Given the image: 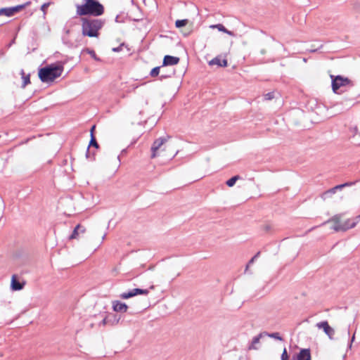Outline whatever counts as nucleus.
<instances>
[{
	"label": "nucleus",
	"instance_id": "23",
	"mask_svg": "<svg viewBox=\"0 0 360 360\" xmlns=\"http://www.w3.org/2000/svg\"><path fill=\"white\" fill-rule=\"evenodd\" d=\"M240 178V177L238 175L233 176L231 179H229V180L226 181V184L229 187H232V186H233L235 185L236 181L238 179H239Z\"/></svg>",
	"mask_w": 360,
	"mask_h": 360
},
{
	"label": "nucleus",
	"instance_id": "31",
	"mask_svg": "<svg viewBox=\"0 0 360 360\" xmlns=\"http://www.w3.org/2000/svg\"><path fill=\"white\" fill-rule=\"evenodd\" d=\"M353 8L356 11V12H360V2H356L353 5Z\"/></svg>",
	"mask_w": 360,
	"mask_h": 360
},
{
	"label": "nucleus",
	"instance_id": "1",
	"mask_svg": "<svg viewBox=\"0 0 360 360\" xmlns=\"http://www.w3.org/2000/svg\"><path fill=\"white\" fill-rule=\"evenodd\" d=\"M84 4L77 5V15L98 17L103 14L104 6L98 0H83Z\"/></svg>",
	"mask_w": 360,
	"mask_h": 360
},
{
	"label": "nucleus",
	"instance_id": "39",
	"mask_svg": "<svg viewBox=\"0 0 360 360\" xmlns=\"http://www.w3.org/2000/svg\"><path fill=\"white\" fill-rule=\"evenodd\" d=\"M86 231V229L84 226H82V228L80 230H79V233H84Z\"/></svg>",
	"mask_w": 360,
	"mask_h": 360
},
{
	"label": "nucleus",
	"instance_id": "38",
	"mask_svg": "<svg viewBox=\"0 0 360 360\" xmlns=\"http://www.w3.org/2000/svg\"><path fill=\"white\" fill-rule=\"evenodd\" d=\"M355 339V333L353 334L352 338H351V340H350V342L349 344V347L351 348L352 347V342H354Z\"/></svg>",
	"mask_w": 360,
	"mask_h": 360
},
{
	"label": "nucleus",
	"instance_id": "7",
	"mask_svg": "<svg viewBox=\"0 0 360 360\" xmlns=\"http://www.w3.org/2000/svg\"><path fill=\"white\" fill-rule=\"evenodd\" d=\"M149 293L148 289L134 288L120 294L122 299L127 300L139 295H147Z\"/></svg>",
	"mask_w": 360,
	"mask_h": 360
},
{
	"label": "nucleus",
	"instance_id": "26",
	"mask_svg": "<svg viewBox=\"0 0 360 360\" xmlns=\"http://www.w3.org/2000/svg\"><path fill=\"white\" fill-rule=\"evenodd\" d=\"M341 217H342V214H336V215L333 216L330 219V221L334 222V225L342 224V223H341V221H340Z\"/></svg>",
	"mask_w": 360,
	"mask_h": 360
},
{
	"label": "nucleus",
	"instance_id": "13",
	"mask_svg": "<svg viewBox=\"0 0 360 360\" xmlns=\"http://www.w3.org/2000/svg\"><path fill=\"white\" fill-rule=\"evenodd\" d=\"M209 65H217L218 67H226L228 65V62L226 59L221 58V56H217L209 62Z\"/></svg>",
	"mask_w": 360,
	"mask_h": 360
},
{
	"label": "nucleus",
	"instance_id": "3",
	"mask_svg": "<svg viewBox=\"0 0 360 360\" xmlns=\"http://www.w3.org/2000/svg\"><path fill=\"white\" fill-rule=\"evenodd\" d=\"M63 72V65L59 63L47 65L39 70L38 75L44 83L53 82L59 77Z\"/></svg>",
	"mask_w": 360,
	"mask_h": 360
},
{
	"label": "nucleus",
	"instance_id": "6",
	"mask_svg": "<svg viewBox=\"0 0 360 360\" xmlns=\"http://www.w3.org/2000/svg\"><path fill=\"white\" fill-rule=\"evenodd\" d=\"M360 221V217H356L352 219H348L342 224L333 225V229L335 231H345L349 229H352Z\"/></svg>",
	"mask_w": 360,
	"mask_h": 360
},
{
	"label": "nucleus",
	"instance_id": "35",
	"mask_svg": "<svg viewBox=\"0 0 360 360\" xmlns=\"http://www.w3.org/2000/svg\"><path fill=\"white\" fill-rule=\"evenodd\" d=\"M356 183V181H349V182H346L345 184H343L344 185V188L345 187H348V186H351L352 185H354Z\"/></svg>",
	"mask_w": 360,
	"mask_h": 360
},
{
	"label": "nucleus",
	"instance_id": "16",
	"mask_svg": "<svg viewBox=\"0 0 360 360\" xmlns=\"http://www.w3.org/2000/svg\"><path fill=\"white\" fill-rule=\"evenodd\" d=\"M358 134V128L356 126L351 127L349 128V137L352 139V143L356 146H360V139L359 138H356V136Z\"/></svg>",
	"mask_w": 360,
	"mask_h": 360
},
{
	"label": "nucleus",
	"instance_id": "40",
	"mask_svg": "<svg viewBox=\"0 0 360 360\" xmlns=\"http://www.w3.org/2000/svg\"><path fill=\"white\" fill-rule=\"evenodd\" d=\"M106 323H107L106 319H103L102 320V321L101 322V323H100V324H101H101H102V325H105V324H106Z\"/></svg>",
	"mask_w": 360,
	"mask_h": 360
},
{
	"label": "nucleus",
	"instance_id": "19",
	"mask_svg": "<svg viewBox=\"0 0 360 360\" xmlns=\"http://www.w3.org/2000/svg\"><path fill=\"white\" fill-rule=\"evenodd\" d=\"M20 75H22V79L23 80L22 87L25 88L28 84L30 83V75H25L23 70H21Z\"/></svg>",
	"mask_w": 360,
	"mask_h": 360
},
{
	"label": "nucleus",
	"instance_id": "45",
	"mask_svg": "<svg viewBox=\"0 0 360 360\" xmlns=\"http://www.w3.org/2000/svg\"><path fill=\"white\" fill-rule=\"evenodd\" d=\"M154 288H155V287H154V285H151V286L150 287V289L153 290V289H154Z\"/></svg>",
	"mask_w": 360,
	"mask_h": 360
},
{
	"label": "nucleus",
	"instance_id": "34",
	"mask_svg": "<svg viewBox=\"0 0 360 360\" xmlns=\"http://www.w3.org/2000/svg\"><path fill=\"white\" fill-rule=\"evenodd\" d=\"M123 46H124V44H121L119 46L113 48L112 50L114 52H119L122 49Z\"/></svg>",
	"mask_w": 360,
	"mask_h": 360
},
{
	"label": "nucleus",
	"instance_id": "12",
	"mask_svg": "<svg viewBox=\"0 0 360 360\" xmlns=\"http://www.w3.org/2000/svg\"><path fill=\"white\" fill-rule=\"evenodd\" d=\"M112 309L117 312H126L128 306L124 302L116 300L112 302Z\"/></svg>",
	"mask_w": 360,
	"mask_h": 360
},
{
	"label": "nucleus",
	"instance_id": "24",
	"mask_svg": "<svg viewBox=\"0 0 360 360\" xmlns=\"http://www.w3.org/2000/svg\"><path fill=\"white\" fill-rule=\"evenodd\" d=\"M188 23V19L177 20L175 22V26L177 28H181V27H185Z\"/></svg>",
	"mask_w": 360,
	"mask_h": 360
},
{
	"label": "nucleus",
	"instance_id": "10",
	"mask_svg": "<svg viewBox=\"0 0 360 360\" xmlns=\"http://www.w3.org/2000/svg\"><path fill=\"white\" fill-rule=\"evenodd\" d=\"M90 147H94L96 149L99 148V144L98 143L94 135H92V137L90 139V141L86 149V157L87 159H90L91 160H94L95 158V152L90 150Z\"/></svg>",
	"mask_w": 360,
	"mask_h": 360
},
{
	"label": "nucleus",
	"instance_id": "28",
	"mask_svg": "<svg viewBox=\"0 0 360 360\" xmlns=\"http://www.w3.org/2000/svg\"><path fill=\"white\" fill-rule=\"evenodd\" d=\"M264 99L265 100H271L274 98V92H269L266 94H264Z\"/></svg>",
	"mask_w": 360,
	"mask_h": 360
},
{
	"label": "nucleus",
	"instance_id": "20",
	"mask_svg": "<svg viewBox=\"0 0 360 360\" xmlns=\"http://www.w3.org/2000/svg\"><path fill=\"white\" fill-rule=\"evenodd\" d=\"M336 191H337V190L335 189L334 187L328 189V191H325L324 193H323L321 198L323 200H326V198L331 197L332 195H333L336 193Z\"/></svg>",
	"mask_w": 360,
	"mask_h": 360
},
{
	"label": "nucleus",
	"instance_id": "36",
	"mask_svg": "<svg viewBox=\"0 0 360 360\" xmlns=\"http://www.w3.org/2000/svg\"><path fill=\"white\" fill-rule=\"evenodd\" d=\"M96 126L93 125L90 129V136L92 137V135H94V130H95Z\"/></svg>",
	"mask_w": 360,
	"mask_h": 360
},
{
	"label": "nucleus",
	"instance_id": "47",
	"mask_svg": "<svg viewBox=\"0 0 360 360\" xmlns=\"http://www.w3.org/2000/svg\"><path fill=\"white\" fill-rule=\"evenodd\" d=\"M119 320H120V319H117V320H116V323H118V322H119Z\"/></svg>",
	"mask_w": 360,
	"mask_h": 360
},
{
	"label": "nucleus",
	"instance_id": "9",
	"mask_svg": "<svg viewBox=\"0 0 360 360\" xmlns=\"http://www.w3.org/2000/svg\"><path fill=\"white\" fill-rule=\"evenodd\" d=\"M316 326L318 328L323 329L330 340L334 339L335 330L329 326L327 321L317 323Z\"/></svg>",
	"mask_w": 360,
	"mask_h": 360
},
{
	"label": "nucleus",
	"instance_id": "43",
	"mask_svg": "<svg viewBox=\"0 0 360 360\" xmlns=\"http://www.w3.org/2000/svg\"><path fill=\"white\" fill-rule=\"evenodd\" d=\"M190 32H191L189 31V32H188L186 33H184V35L186 37V36H188L190 34Z\"/></svg>",
	"mask_w": 360,
	"mask_h": 360
},
{
	"label": "nucleus",
	"instance_id": "22",
	"mask_svg": "<svg viewBox=\"0 0 360 360\" xmlns=\"http://www.w3.org/2000/svg\"><path fill=\"white\" fill-rule=\"evenodd\" d=\"M264 335L270 337V338L276 339V340H280V341H283V338L280 335V333H277V332L276 333H269L264 332Z\"/></svg>",
	"mask_w": 360,
	"mask_h": 360
},
{
	"label": "nucleus",
	"instance_id": "25",
	"mask_svg": "<svg viewBox=\"0 0 360 360\" xmlns=\"http://www.w3.org/2000/svg\"><path fill=\"white\" fill-rule=\"evenodd\" d=\"M84 51H86L87 53H89L91 56V58H93L95 60H96V61L101 60V58L96 56V54L94 50L87 48Z\"/></svg>",
	"mask_w": 360,
	"mask_h": 360
},
{
	"label": "nucleus",
	"instance_id": "21",
	"mask_svg": "<svg viewBox=\"0 0 360 360\" xmlns=\"http://www.w3.org/2000/svg\"><path fill=\"white\" fill-rule=\"evenodd\" d=\"M81 228H82V225L77 224L75 226V228L74 229V230H73L72 234L70 236L69 238L70 240L77 238L79 235V230H80Z\"/></svg>",
	"mask_w": 360,
	"mask_h": 360
},
{
	"label": "nucleus",
	"instance_id": "5",
	"mask_svg": "<svg viewBox=\"0 0 360 360\" xmlns=\"http://www.w3.org/2000/svg\"><path fill=\"white\" fill-rule=\"evenodd\" d=\"M30 4V1H27L23 4L17 5L12 7H5L0 8V15H6L7 17H12L15 13L21 11L25 7Z\"/></svg>",
	"mask_w": 360,
	"mask_h": 360
},
{
	"label": "nucleus",
	"instance_id": "8",
	"mask_svg": "<svg viewBox=\"0 0 360 360\" xmlns=\"http://www.w3.org/2000/svg\"><path fill=\"white\" fill-rule=\"evenodd\" d=\"M169 136L167 137H160L154 141L151 146V158H155L158 156V150L160 148V147L168 140Z\"/></svg>",
	"mask_w": 360,
	"mask_h": 360
},
{
	"label": "nucleus",
	"instance_id": "27",
	"mask_svg": "<svg viewBox=\"0 0 360 360\" xmlns=\"http://www.w3.org/2000/svg\"><path fill=\"white\" fill-rule=\"evenodd\" d=\"M160 68H161L160 66L153 68L150 72V75L152 77L158 76V75L160 74Z\"/></svg>",
	"mask_w": 360,
	"mask_h": 360
},
{
	"label": "nucleus",
	"instance_id": "17",
	"mask_svg": "<svg viewBox=\"0 0 360 360\" xmlns=\"http://www.w3.org/2000/svg\"><path fill=\"white\" fill-rule=\"evenodd\" d=\"M211 28H217L219 31L226 33L230 36H235L233 32L228 30L222 24H217L210 26Z\"/></svg>",
	"mask_w": 360,
	"mask_h": 360
},
{
	"label": "nucleus",
	"instance_id": "18",
	"mask_svg": "<svg viewBox=\"0 0 360 360\" xmlns=\"http://www.w3.org/2000/svg\"><path fill=\"white\" fill-rule=\"evenodd\" d=\"M263 335H264V332L260 333L258 335L255 336L252 338L251 345L249 346L248 349H256L257 347L255 345L259 342V340Z\"/></svg>",
	"mask_w": 360,
	"mask_h": 360
},
{
	"label": "nucleus",
	"instance_id": "15",
	"mask_svg": "<svg viewBox=\"0 0 360 360\" xmlns=\"http://www.w3.org/2000/svg\"><path fill=\"white\" fill-rule=\"evenodd\" d=\"M297 360H311L310 349H301L297 354Z\"/></svg>",
	"mask_w": 360,
	"mask_h": 360
},
{
	"label": "nucleus",
	"instance_id": "42",
	"mask_svg": "<svg viewBox=\"0 0 360 360\" xmlns=\"http://www.w3.org/2000/svg\"><path fill=\"white\" fill-rule=\"evenodd\" d=\"M266 53V51L264 49L261 50V53L264 54Z\"/></svg>",
	"mask_w": 360,
	"mask_h": 360
},
{
	"label": "nucleus",
	"instance_id": "14",
	"mask_svg": "<svg viewBox=\"0 0 360 360\" xmlns=\"http://www.w3.org/2000/svg\"><path fill=\"white\" fill-rule=\"evenodd\" d=\"M25 283H20L15 275L11 278V288L13 290H20L23 288Z\"/></svg>",
	"mask_w": 360,
	"mask_h": 360
},
{
	"label": "nucleus",
	"instance_id": "4",
	"mask_svg": "<svg viewBox=\"0 0 360 360\" xmlns=\"http://www.w3.org/2000/svg\"><path fill=\"white\" fill-rule=\"evenodd\" d=\"M332 79V89L335 94H340L344 91L342 88H345L347 86H352L351 80L347 77H344L341 75L333 76L330 75Z\"/></svg>",
	"mask_w": 360,
	"mask_h": 360
},
{
	"label": "nucleus",
	"instance_id": "32",
	"mask_svg": "<svg viewBox=\"0 0 360 360\" xmlns=\"http://www.w3.org/2000/svg\"><path fill=\"white\" fill-rule=\"evenodd\" d=\"M260 252H257L256 255L251 258V259L249 261V264H252L255 259L259 256Z\"/></svg>",
	"mask_w": 360,
	"mask_h": 360
},
{
	"label": "nucleus",
	"instance_id": "11",
	"mask_svg": "<svg viewBox=\"0 0 360 360\" xmlns=\"http://www.w3.org/2000/svg\"><path fill=\"white\" fill-rule=\"evenodd\" d=\"M180 59L179 57L166 55L162 61V66L174 65L179 63Z\"/></svg>",
	"mask_w": 360,
	"mask_h": 360
},
{
	"label": "nucleus",
	"instance_id": "29",
	"mask_svg": "<svg viewBox=\"0 0 360 360\" xmlns=\"http://www.w3.org/2000/svg\"><path fill=\"white\" fill-rule=\"evenodd\" d=\"M281 360H289V356L285 348H284L283 352L281 354Z\"/></svg>",
	"mask_w": 360,
	"mask_h": 360
},
{
	"label": "nucleus",
	"instance_id": "46",
	"mask_svg": "<svg viewBox=\"0 0 360 360\" xmlns=\"http://www.w3.org/2000/svg\"><path fill=\"white\" fill-rule=\"evenodd\" d=\"M105 236H106V234H104V235L103 236V237H102V239H103V240H104V239H105Z\"/></svg>",
	"mask_w": 360,
	"mask_h": 360
},
{
	"label": "nucleus",
	"instance_id": "44",
	"mask_svg": "<svg viewBox=\"0 0 360 360\" xmlns=\"http://www.w3.org/2000/svg\"><path fill=\"white\" fill-rule=\"evenodd\" d=\"M118 18H119V16H118V15H117V16H116V18H115V21H116V22H118Z\"/></svg>",
	"mask_w": 360,
	"mask_h": 360
},
{
	"label": "nucleus",
	"instance_id": "33",
	"mask_svg": "<svg viewBox=\"0 0 360 360\" xmlns=\"http://www.w3.org/2000/svg\"><path fill=\"white\" fill-rule=\"evenodd\" d=\"M172 75H173V74H171V75L162 74V75L160 76L159 79L162 81V80H163L164 79H167V78L171 77Z\"/></svg>",
	"mask_w": 360,
	"mask_h": 360
},
{
	"label": "nucleus",
	"instance_id": "30",
	"mask_svg": "<svg viewBox=\"0 0 360 360\" xmlns=\"http://www.w3.org/2000/svg\"><path fill=\"white\" fill-rule=\"evenodd\" d=\"M49 5L50 3H44V4L41 5V11H43L44 14H46V9L49 6Z\"/></svg>",
	"mask_w": 360,
	"mask_h": 360
},
{
	"label": "nucleus",
	"instance_id": "37",
	"mask_svg": "<svg viewBox=\"0 0 360 360\" xmlns=\"http://www.w3.org/2000/svg\"><path fill=\"white\" fill-rule=\"evenodd\" d=\"M335 189H336L337 191L338 190H341L344 188V185L343 184H340V185H337L335 186H334Z\"/></svg>",
	"mask_w": 360,
	"mask_h": 360
},
{
	"label": "nucleus",
	"instance_id": "41",
	"mask_svg": "<svg viewBox=\"0 0 360 360\" xmlns=\"http://www.w3.org/2000/svg\"><path fill=\"white\" fill-rule=\"evenodd\" d=\"M250 264H249V262L248 263V264L246 265L245 271H248V268H249V266H250Z\"/></svg>",
	"mask_w": 360,
	"mask_h": 360
},
{
	"label": "nucleus",
	"instance_id": "2",
	"mask_svg": "<svg viewBox=\"0 0 360 360\" xmlns=\"http://www.w3.org/2000/svg\"><path fill=\"white\" fill-rule=\"evenodd\" d=\"M105 20L98 18H82V33L83 36L98 37L99 30L103 27Z\"/></svg>",
	"mask_w": 360,
	"mask_h": 360
}]
</instances>
